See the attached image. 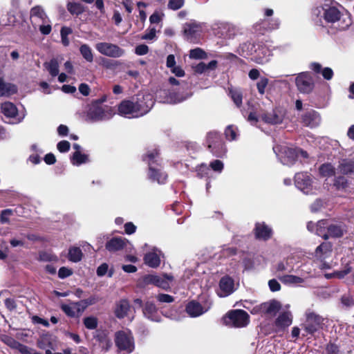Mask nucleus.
I'll list each match as a JSON object with an SVG mask.
<instances>
[{"instance_id": "obj_22", "label": "nucleus", "mask_w": 354, "mask_h": 354, "mask_svg": "<svg viewBox=\"0 0 354 354\" xmlns=\"http://www.w3.org/2000/svg\"><path fill=\"white\" fill-rule=\"evenodd\" d=\"M271 56V51L268 48L261 47L258 50L257 55L254 57V61L259 64H264L270 60Z\"/></svg>"}, {"instance_id": "obj_32", "label": "nucleus", "mask_w": 354, "mask_h": 354, "mask_svg": "<svg viewBox=\"0 0 354 354\" xmlns=\"http://www.w3.org/2000/svg\"><path fill=\"white\" fill-rule=\"evenodd\" d=\"M338 169L343 174L354 172V160H343L340 162Z\"/></svg>"}, {"instance_id": "obj_7", "label": "nucleus", "mask_w": 354, "mask_h": 354, "mask_svg": "<svg viewBox=\"0 0 354 354\" xmlns=\"http://www.w3.org/2000/svg\"><path fill=\"white\" fill-rule=\"evenodd\" d=\"M223 324L230 327H244L249 323V315L243 310L230 311L223 318Z\"/></svg>"}, {"instance_id": "obj_30", "label": "nucleus", "mask_w": 354, "mask_h": 354, "mask_svg": "<svg viewBox=\"0 0 354 354\" xmlns=\"http://www.w3.org/2000/svg\"><path fill=\"white\" fill-rule=\"evenodd\" d=\"M1 108L2 113L8 118H15L17 114V109L12 102H4Z\"/></svg>"}, {"instance_id": "obj_33", "label": "nucleus", "mask_w": 354, "mask_h": 354, "mask_svg": "<svg viewBox=\"0 0 354 354\" xmlns=\"http://www.w3.org/2000/svg\"><path fill=\"white\" fill-rule=\"evenodd\" d=\"M328 223L326 221L322 220L316 223L315 234L319 236H322L324 239H328V236L327 234L328 231Z\"/></svg>"}, {"instance_id": "obj_63", "label": "nucleus", "mask_w": 354, "mask_h": 354, "mask_svg": "<svg viewBox=\"0 0 354 354\" xmlns=\"http://www.w3.org/2000/svg\"><path fill=\"white\" fill-rule=\"evenodd\" d=\"M322 74L326 80H330L333 76V71L330 68L326 67L322 71Z\"/></svg>"}, {"instance_id": "obj_20", "label": "nucleus", "mask_w": 354, "mask_h": 354, "mask_svg": "<svg viewBox=\"0 0 354 354\" xmlns=\"http://www.w3.org/2000/svg\"><path fill=\"white\" fill-rule=\"evenodd\" d=\"M332 251V245L328 242L322 243L315 250V256L319 259H324L328 257Z\"/></svg>"}, {"instance_id": "obj_28", "label": "nucleus", "mask_w": 354, "mask_h": 354, "mask_svg": "<svg viewBox=\"0 0 354 354\" xmlns=\"http://www.w3.org/2000/svg\"><path fill=\"white\" fill-rule=\"evenodd\" d=\"M129 308V302L127 300H121L116 306L115 310V316L119 319L124 318L127 316Z\"/></svg>"}, {"instance_id": "obj_60", "label": "nucleus", "mask_w": 354, "mask_h": 354, "mask_svg": "<svg viewBox=\"0 0 354 354\" xmlns=\"http://www.w3.org/2000/svg\"><path fill=\"white\" fill-rule=\"evenodd\" d=\"M57 149L60 152H62V153L66 152L70 149V143H69V142H68L66 140H62V141H60L57 144Z\"/></svg>"}, {"instance_id": "obj_5", "label": "nucleus", "mask_w": 354, "mask_h": 354, "mask_svg": "<svg viewBox=\"0 0 354 354\" xmlns=\"http://www.w3.org/2000/svg\"><path fill=\"white\" fill-rule=\"evenodd\" d=\"M296 187L306 194H315L319 189L315 179L308 173H297L295 176Z\"/></svg>"}, {"instance_id": "obj_35", "label": "nucleus", "mask_w": 354, "mask_h": 354, "mask_svg": "<svg viewBox=\"0 0 354 354\" xmlns=\"http://www.w3.org/2000/svg\"><path fill=\"white\" fill-rule=\"evenodd\" d=\"M80 52L83 58L88 62L93 61V54L91 48L88 44H82L80 47Z\"/></svg>"}, {"instance_id": "obj_24", "label": "nucleus", "mask_w": 354, "mask_h": 354, "mask_svg": "<svg viewBox=\"0 0 354 354\" xmlns=\"http://www.w3.org/2000/svg\"><path fill=\"white\" fill-rule=\"evenodd\" d=\"M292 322L290 313L286 312L281 314L275 321V326L279 329H284L289 326Z\"/></svg>"}, {"instance_id": "obj_39", "label": "nucleus", "mask_w": 354, "mask_h": 354, "mask_svg": "<svg viewBox=\"0 0 354 354\" xmlns=\"http://www.w3.org/2000/svg\"><path fill=\"white\" fill-rule=\"evenodd\" d=\"M281 281L286 284H298L304 281L303 279L295 275H285L281 277Z\"/></svg>"}, {"instance_id": "obj_34", "label": "nucleus", "mask_w": 354, "mask_h": 354, "mask_svg": "<svg viewBox=\"0 0 354 354\" xmlns=\"http://www.w3.org/2000/svg\"><path fill=\"white\" fill-rule=\"evenodd\" d=\"M62 310L68 316L74 317L77 312L80 310L79 303H71L70 304H63L61 306Z\"/></svg>"}, {"instance_id": "obj_47", "label": "nucleus", "mask_w": 354, "mask_h": 354, "mask_svg": "<svg viewBox=\"0 0 354 354\" xmlns=\"http://www.w3.org/2000/svg\"><path fill=\"white\" fill-rule=\"evenodd\" d=\"M13 215V212L12 209H6L1 212L0 215V222L2 224L9 223L10 218Z\"/></svg>"}, {"instance_id": "obj_44", "label": "nucleus", "mask_w": 354, "mask_h": 354, "mask_svg": "<svg viewBox=\"0 0 354 354\" xmlns=\"http://www.w3.org/2000/svg\"><path fill=\"white\" fill-rule=\"evenodd\" d=\"M230 94L234 104L237 106H240L242 104V94L241 91L232 89L230 91Z\"/></svg>"}, {"instance_id": "obj_59", "label": "nucleus", "mask_w": 354, "mask_h": 354, "mask_svg": "<svg viewBox=\"0 0 354 354\" xmlns=\"http://www.w3.org/2000/svg\"><path fill=\"white\" fill-rule=\"evenodd\" d=\"M210 167L214 171L221 172L223 169V163L219 160H216L210 163Z\"/></svg>"}, {"instance_id": "obj_36", "label": "nucleus", "mask_w": 354, "mask_h": 354, "mask_svg": "<svg viewBox=\"0 0 354 354\" xmlns=\"http://www.w3.org/2000/svg\"><path fill=\"white\" fill-rule=\"evenodd\" d=\"M82 250L77 247L71 248L68 250V259L73 262H79L82 258Z\"/></svg>"}, {"instance_id": "obj_6", "label": "nucleus", "mask_w": 354, "mask_h": 354, "mask_svg": "<svg viewBox=\"0 0 354 354\" xmlns=\"http://www.w3.org/2000/svg\"><path fill=\"white\" fill-rule=\"evenodd\" d=\"M115 343L118 350L129 354L135 348L133 337L129 330H120L115 334Z\"/></svg>"}, {"instance_id": "obj_48", "label": "nucleus", "mask_w": 354, "mask_h": 354, "mask_svg": "<svg viewBox=\"0 0 354 354\" xmlns=\"http://www.w3.org/2000/svg\"><path fill=\"white\" fill-rule=\"evenodd\" d=\"M187 98V97H178L176 94L174 93H170L167 97V99L164 101V102L169 103V104H176L179 103Z\"/></svg>"}, {"instance_id": "obj_18", "label": "nucleus", "mask_w": 354, "mask_h": 354, "mask_svg": "<svg viewBox=\"0 0 354 354\" xmlns=\"http://www.w3.org/2000/svg\"><path fill=\"white\" fill-rule=\"evenodd\" d=\"M127 243L125 239L122 237L113 238L106 244V248L109 252H116L124 248Z\"/></svg>"}, {"instance_id": "obj_9", "label": "nucleus", "mask_w": 354, "mask_h": 354, "mask_svg": "<svg viewBox=\"0 0 354 354\" xmlns=\"http://www.w3.org/2000/svg\"><path fill=\"white\" fill-rule=\"evenodd\" d=\"M281 308V303L277 300L272 299L254 306L251 313L252 314L261 313L266 316L274 317Z\"/></svg>"}, {"instance_id": "obj_46", "label": "nucleus", "mask_w": 354, "mask_h": 354, "mask_svg": "<svg viewBox=\"0 0 354 354\" xmlns=\"http://www.w3.org/2000/svg\"><path fill=\"white\" fill-rule=\"evenodd\" d=\"M1 340L8 346L13 349H16L18 347V345L20 342L15 340L12 337L8 336V335H3L1 337Z\"/></svg>"}, {"instance_id": "obj_29", "label": "nucleus", "mask_w": 354, "mask_h": 354, "mask_svg": "<svg viewBox=\"0 0 354 354\" xmlns=\"http://www.w3.org/2000/svg\"><path fill=\"white\" fill-rule=\"evenodd\" d=\"M319 324V317L314 314L308 315L307 324H305V330L313 333L317 330V326Z\"/></svg>"}, {"instance_id": "obj_21", "label": "nucleus", "mask_w": 354, "mask_h": 354, "mask_svg": "<svg viewBox=\"0 0 354 354\" xmlns=\"http://www.w3.org/2000/svg\"><path fill=\"white\" fill-rule=\"evenodd\" d=\"M341 12L335 7L326 8L324 13L325 20L329 23H335L341 19Z\"/></svg>"}, {"instance_id": "obj_42", "label": "nucleus", "mask_w": 354, "mask_h": 354, "mask_svg": "<svg viewBox=\"0 0 354 354\" xmlns=\"http://www.w3.org/2000/svg\"><path fill=\"white\" fill-rule=\"evenodd\" d=\"M72 33V30L71 28L64 26L62 28L60 34L62 38V43L64 46H68L69 45V39L68 36Z\"/></svg>"}, {"instance_id": "obj_4", "label": "nucleus", "mask_w": 354, "mask_h": 354, "mask_svg": "<svg viewBox=\"0 0 354 354\" xmlns=\"http://www.w3.org/2000/svg\"><path fill=\"white\" fill-rule=\"evenodd\" d=\"M273 150L283 165H292L299 155L304 158L308 157L306 151L295 149L285 145L274 146Z\"/></svg>"}, {"instance_id": "obj_31", "label": "nucleus", "mask_w": 354, "mask_h": 354, "mask_svg": "<svg viewBox=\"0 0 354 354\" xmlns=\"http://www.w3.org/2000/svg\"><path fill=\"white\" fill-rule=\"evenodd\" d=\"M145 263L151 268H156L160 263V259L158 254L155 252H150L144 257Z\"/></svg>"}, {"instance_id": "obj_58", "label": "nucleus", "mask_w": 354, "mask_h": 354, "mask_svg": "<svg viewBox=\"0 0 354 354\" xmlns=\"http://www.w3.org/2000/svg\"><path fill=\"white\" fill-rule=\"evenodd\" d=\"M156 33V30L155 28H152L150 29H148L146 31V33L142 36V39L145 40H151L155 38Z\"/></svg>"}, {"instance_id": "obj_40", "label": "nucleus", "mask_w": 354, "mask_h": 354, "mask_svg": "<svg viewBox=\"0 0 354 354\" xmlns=\"http://www.w3.org/2000/svg\"><path fill=\"white\" fill-rule=\"evenodd\" d=\"M67 8L72 15H79L84 12V7L79 3H68Z\"/></svg>"}, {"instance_id": "obj_52", "label": "nucleus", "mask_w": 354, "mask_h": 354, "mask_svg": "<svg viewBox=\"0 0 354 354\" xmlns=\"http://www.w3.org/2000/svg\"><path fill=\"white\" fill-rule=\"evenodd\" d=\"M37 28H39V31L43 35H48L51 32V26L50 21L46 23H41L39 25H37Z\"/></svg>"}, {"instance_id": "obj_49", "label": "nucleus", "mask_w": 354, "mask_h": 354, "mask_svg": "<svg viewBox=\"0 0 354 354\" xmlns=\"http://www.w3.org/2000/svg\"><path fill=\"white\" fill-rule=\"evenodd\" d=\"M185 3V0H169L167 4L169 9L177 10L181 8Z\"/></svg>"}, {"instance_id": "obj_10", "label": "nucleus", "mask_w": 354, "mask_h": 354, "mask_svg": "<svg viewBox=\"0 0 354 354\" xmlns=\"http://www.w3.org/2000/svg\"><path fill=\"white\" fill-rule=\"evenodd\" d=\"M295 82L298 90L301 93H308L313 89V81L308 73H300L297 77Z\"/></svg>"}, {"instance_id": "obj_8", "label": "nucleus", "mask_w": 354, "mask_h": 354, "mask_svg": "<svg viewBox=\"0 0 354 354\" xmlns=\"http://www.w3.org/2000/svg\"><path fill=\"white\" fill-rule=\"evenodd\" d=\"M95 48L101 55L112 58L121 57L125 53L124 49L109 42H98L95 45Z\"/></svg>"}, {"instance_id": "obj_41", "label": "nucleus", "mask_w": 354, "mask_h": 354, "mask_svg": "<svg viewBox=\"0 0 354 354\" xmlns=\"http://www.w3.org/2000/svg\"><path fill=\"white\" fill-rule=\"evenodd\" d=\"M87 161V156L80 151H75L73 155L72 162L73 165H80Z\"/></svg>"}, {"instance_id": "obj_64", "label": "nucleus", "mask_w": 354, "mask_h": 354, "mask_svg": "<svg viewBox=\"0 0 354 354\" xmlns=\"http://www.w3.org/2000/svg\"><path fill=\"white\" fill-rule=\"evenodd\" d=\"M109 266L107 263L101 264L97 269V274L99 277L104 276L108 271Z\"/></svg>"}, {"instance_id": "obj_19", "label": "nucleus", "mask_w": 354, "mask_h": 354, "mask_svg": "<svg viewBox=\"0 0 354 354\" xmlns=\"http://www.w3.org/2000/svg\"><path fill=\"white\" fill-rule=\"evenodd\" d=\"M186 311L191 317H196L203 315L207 310H205L198 302L192 301L187 305Z\"/></svg>"}, {"instance_id": "obj_26", "label": "nucleus", "mask_w": 354, "mask_h": 354, "mask_svg": "<svg viewBox=\"0 0 354 354\" xmlns=\"http://www.w3.org/2000/svg\"><path fill=\"white\" fill-rule=\"evenodd\" d=\"M17 88L15 84L7 83L0 80V97H8L17 93Z\"/></svg>"}, {"instance_id": "obj_1", "label": "nucleus", "mask_w": 354, "mask_h": 354, "mask_svg": "<svg viewBox=\"0 0 354 354\" xmlns=\"http://www.w3.org/2000/svg\"><path fill=\"white\" fill-rule=\"evenodd\" d=\"M153 104L154 101L150 94L144 95L136 102L123 100L118 106V114L128 118H139L147 113Z\"/></svg>"}, {"instance_id": "obj_14", "label": "nucleus", "mask_w": 354, "mask_h": 354, "mask_svg": "<svg viewBox=\"0 0 354 354\" xmlns=\"http://www.w3.org/2000/svg\"><path fill=\"white\" fill-rule=\"evenodd\" d=\"M145 280L147 283L154 284L163 289H167L169 287V281L173 280V277L170 275L158 276L151 274L146 277Z\"/></svg>"}, {"instance_id": "obj_50", "label": "nucleus", "mask_w": 354, "mask_h": 354, "mask_svg": "<svg viewBox=\"0 0 354 354\" xmlns=\"http://www.w3.org/2000/svg\"><path fill=\"white\" fill-rule=\"evenodd\" d=\"M268 84V79L266 77H261L257 82V86L258 91L260 94L263 95L265 93V89Z\"/></svg>"}, {"instance_id": "obj_23", "label": "nucleus", "mask_w": 354, "mask_h": 354, "mask_svg": "<svg viewBox=\"0 0 354 354\" xmlns=\"http://www.w3.org/2000/svg\"><path fill=\"white\" fill-rule=\"evenodd\" d=\"M272 230L263 223H257L255 227V236L259 239L266 240L271 236Z\"/></svg>"}, {"instance_id": "obj_57", "label": "nucleus", "mask_w": 354, "mask_h": 354, "mask_svg": "<svg viewBox=\"0 0 354 354\" xmlns=\"http://www.w3.org/2000/svg\"><path fill=\"white\" fill-rule=\"evenodd\" d=\"M194 73L198 74H202L207 72L206 64L204 62H200L196 66H192Z\"/></svg>"}, {"instance_id": "obj_37", "label": "nucleus", "mask_w": 354, "mask_h": 354, "mask_svg": "<svg viewBox=\"0 0 354 354\" xmlns=\"http://www.w3.org/2000/svg\"><path fill=\"white\" fill-rule=\"evenodd\" d=\"M44 66L48 71L49 73L55 77L59 74V64L57 59H53L49 62H46Z\"/></svg>"}, {"instance_id": "obj_55", "label": "nucleus", "mask_w": 354, "mask_h": 354, "mask_svg": "<svg viewBox=\"0 0 354 354\" xmlns=\"http://www.w3.org/2000/svg\"><path fill=\"white\" fill-rule=\"evenodd\" d=\"M73 274V271L66 267H62L58 271V276L61 279H64L71 276Z\"/></svg>"}, {"instance_id": "obj_62", "label": "nucleus", "mask_w": 354, "mask_h": 354, "mask_svg": "<svg viewBox=\"0 0 354 354\" xmlns=\"http://www.w3.org/2000/svg\"><path fill=\"white\" fill-rule=\"evenodd\" d=\"M149 51V48L147 45L140 44L136 48V53L138 55H146Z\"/></svg>"}, {"instance_id": "obj_27", "label": "nucleus", "mask_w": 354, "mask_h": 354, "mask_svg": "<svg viewBox=\"0 0 354 354\" xmlns=\"http://www.w3.org/2000/svg\"><path fill=\"white\" fill-rule=\"evenodd\" d=\"M345 232L344 226L342 224H331L328 226L327 234L330 237H341Z\"/></svg>"}, {"instance_id": "obj_45", "label": "nucleus", "mask_w": 354, "mask_h": 354, "mask_svg": "<svg viewBox=\"0 0 354 354\" xmlns=\"http://www.w3.org/2000/svg\"><path fill=\"white\" fill-rule=\"evenodd\" d=\"M225 136L230 140H236L237 138V129L236 127L230 125L228 126L225 131Z\"/></svg>"}, {"instance_id": "obj_43", "label": "nucleus", "mask_w": 354, "mask_h": 354, "mask_svg": "<svg viewBox=\"0 0 354 354\" xmlns=\"http://www.w3.org/2000/svg\"><path fill=\"white\" fill-rule=\"evenodd\" d=\"M85 327L89 330L95 329L97 326V319L95 317H87L84 319Z\"/></svg>"}, {"instance_id": "obj_54", "label": "nucleus", "mask_w": 354, "mask_h": 354, "mask_svg": "<svg viewBox=\"0 0 354 354\" xmlns=\"http://www.w3.org/2000/svg\"><path fill=\"white\" fill-rule=\"evenodd\" d=\"M18 350L21 354H37L38 353L35 352L33 349L28 348L26 345H24L21 343L18 345V347L16 348Z\"/></svg>"}, {"instance_id": "obj_17", "label": "nucleus", "mask_w": 354, "mask_h": 354, "mask_svg": "<svg viewBox=\"0 0 354 354\" xmlns=\"http://www.w3.org/2000/svg\"><path fill=\"white\" fill-rule=\"evenodd\" d=\"M201 31V27L196 23L186 24L184 26V34L191 41L196 38Z\"/></svg>"}, {"instance_id": "obj_61", "label": "nucleus", "mask_w": 354, "mask_h": 354, "mask_svg": "<svg viewBox=\"0 0 354 354\" xmlns=\"http://www.w3.org/2000/svg\"><path fill=\"white\" fill-rule=\"evenodd\" d=\"M224 28L227 30L225 34V37L230 38L232 36H234L236 32V28L234 26L229 24L225 25Z\"/></svg>"}, {"instance_id": "obj_12", "label": "nucleus", "mask_w": 354, "mask_h": 354, "mask_svg": "<svg viewBox=\"0 0 354 354\" xmlns=\"http://www.w3.org/2000/svg\"><path fill=\"white\" fill-rule=\"evenodd\" d=\"M207 140L209 142L208 147L212 149V152L216 156H218L225 151L224 145L216 133H209L207 136Z\"/></svg>"}, {"instance_id": "obj_13", "label": "nucleus", "mask_w": 354, "mask_h": 354, "mask_svg": "<svg viewBox=\"0 0 354 354\" xmlns=\"http://www.w3.org/2000/svg\"><path fill=\"white\" fill-rule=\"evenodd\" d=\"M234 280L227 276L221 278L219 282V290L217 292L220 297H225L232 293L234 289Z\"/></svg>"}, {"instance_id": "obj_56", "label": "nucleus", "mask_w": 354, "mask_h": 354, "mask_svg": "<svg viewBox=\"0 0 354 354\" xmlns=\"http://www.w3.org/2000/svg\"><path fill=\"white\" fill-rule=\"evenodd\" d=\"M156 299L161 303H171L174 301L173 297L167 294H159L156 296Z\"/></svg>"}, {"instance_id": "obj_51", "label": "nucleus", "mask_w": 354, "mask_h": 354, "mask_svg": "<svg viewBox=\"0 0 354 354\" xmlns=\"http://www.w3.org/2000/svg\"><path fill=\"white\" fill-rule=\"evenodd\" d=\"M205 55V52L198 48L191 50L189 52V57L193 59H202Z\"/></svg>"}, {"instance_id": "obj_11", "label": "nucleus", "mask_w": 354, "mask_h": 354, "mask_svg": "<svg viewBox=\"0 0 354 354\" xmlns=\"http://www.w3.org/2000/svg\"><path fill=\"white\" fill-rule=\"evenodd\" d=\"M30 19L32 25L36 29L37 25L41 23L49 22V19L44 8L40 6H36L30 11Z\"/></svg>"}, {"instance_id": "obj_2", "label": "nucleus", "mask_w": 354, "mask_h": 354, "mask_svg": "<svg viewBox=\"0 0 354 354\" xmlns=\"http://www.w3.org/2000/svg\"><path fill=\"white\" fill-rule=\"evenodd\" d=\"M104 100L95 102L88 106L84 115L86 121L95 122L109 120L114 115V111L111 107L102 104Z\"/></svg>"}, {"instance_id": "obj_38", "label": "nucleus", "mask_w": 354, "mask_h": 354, "mask_svg": "<svg viewBox=\"0 0 354 354\" xmlns=\"http://www.w3.org/2000/svg\"><path fill=\"white\" fill-rule=\"evenodd\" d=\"M319 173L324 177L332 176L335 174V169L333 165L329 163L324 164L319 167Z\"/></svg>"}, {"instance_id": "obj_15", "label": "nucleus", "mask_w": 354, "mask_h": 354, "mask_svg": "<svg viewBox=\"0 0 354 354\" xmlns=\"http://www.w3.org/2000/svg\"><path fill=\"white\" fill-rule=\"evenodd\" d=\"M283 118V113L279 109H274L270 113H263L261 115V118L264 122L271 124L281 123Z\"/></svg>"}, {"instance_id": "obj_53", "label": "nucleus", "mask_w": 354, "mask_h": 354, "mask_svg": "<svg viewBox=\"0 0 354 354\" xmlns=\"http://www.w3.org/2000/svg\"><path fill=\"white\" fill-rule=\"evenodd\" d=\"M335 185L338 189H345L348 187V182L344 177H339L336 179Z\"/></svg>"}, {"instance_id": "obj_16", "label": "nucleus", "mask_w": 354, "mask_h": 354, "mask_svg": "<svg viewBox=\"0 0 354 354\" xmlns=\"http://www.w3.org/2000/svg\"><path fill=\"white\" fill-rule=\"evenodd\" d=\"M302 122L307 127H314L317 126L321 121L319 114L315 111H310L306 113L301 118Z\"/></svg>"}, {"instance_id": "obj_25", "label": "nucleus", "mask_w": 354, "mask_h": 354, "mask_svg": "<svg viewBox=\"0 0 354 354\" xmlns=\"http://www.w3.org/2000/svg\"><path fill=\"white\" fill-rule=\"evenodd\" d=\"M143 314L152 321L158 322L160 320L157 315V308L154 304L151 302L147 301L145 303L143 308Z\"/></svg>"}, {"instance_id": "obj_3", "label": "nucleus", "mask_w": 354, "mask_h": 354, "mask_svg": "<svg viewBox=\"0 0 354 354\" xmlns=\"http://www.w3.org/2000/svg\"><path fill=\"white\" fill-rule=\"evenodd\" d=\"M158 155V151L154 150L149 152L144 160L149 165V178L159 184H164L167 179V174L161 169V167L157 163Z\"/></svg>"}]
</instances>
